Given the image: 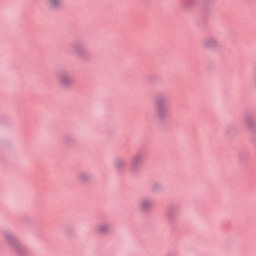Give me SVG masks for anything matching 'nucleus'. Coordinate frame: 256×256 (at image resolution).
I'll list each match as a JSON object with an SVG mask.
<instances>
[{
  "label": "nucleus",
  "instance_id": "nucleus-1",
  "mask_svg": "<svg viewBox=\"0 0 256 256\" xmlns=\"http://www.w3.org/2000/svg\"><path fill=\"white\" fill-rule=\"evenodd\" d=\"M4 239L6 244L8 245L9 249L18 256H25L27 255V247L19 241V238L12 232H6L4 234Z\"/></svg>",
  "mask_w": 256,
  "mask_h": 256
},
{
  "label": "nucleus",
  "instance_id": "nucleus-2",
  "mask_svg": "<svg viewBox=\"0 0 256 256\" xmlns=\"http://www.w3.org/2000/svg\"><path fill=\"white\" fill-rule=\"evenodd\" d=\"M156 109V117L159 121H165L169 117V107L164 101H159Z\"/></svg>",
  "mask_w": 256,
  "mask_h": 256
},
{
  "label": "nucleus",
  "instance_id": "nucleus-3",
  "mask_svg": "<svg viewBox=\"0 0 256 256\" xmlns=\"http://www.w3.org/2000/svg\"><path fill=\"white\" fill-rule=\"evenodd\" d=\"M153 209V200L151 199H142L139 203V210L141 213H149Z\"/></svg>",
  "mask_w": 256,
  "mask_h": 256
},
{
  "label": "nucleus",
  "instance_id": "nucleus-4",
  "mask_svg": "<svg viewBox=\"0 0 256 256\" xmlns=\"http://www.w3.org/2000/svg\"><path fill=\"white\" fill-rule=\"evenodd\" d=\"M141 163H143V156L135 155L132 158L130 170L132 173H137L139 171V167H141Z\"/></svg>",
  "mask_w": 256,
  "mask_h": 256
},
{
  "label": "nucleus",
  "instance_id": "nucleus-5",
  "mask_svg": "<svg viewBox=\"0 0 256 256\" xmlns=\"http://www.w3.org/2000/svg\"><path fill=\"white\" fill-rule=\"evenodd\" d=\"M58 83L60 87H63L64 89H68V87H71L73 81L71 79V76L64 74L59 77Z\"/></svg>",
  "mask_w": 256,
  "mask_h": 256
},
{
  "label": "nucleus",
  "instance_id": "nucleus-6",
  "mask_svg": "<svg viewBox=\"0 0 256 256\" xmlns=\"http://www.w3.org/2000/svg\"><path fill=\"white\" fill-rule=\"evenodd\" d=\"M114 168L116 171H125L127 169V161L123 158H117L114 161Z\"/></svg>",
  "mask_w": 256,
  "mask_h": 256
},
{
  "label": "nucleus",
  "instance_id": "nucleus-7",
  "mask_svg": "<svg viewBox=\"0 0 256 256\" xmlns=\"http://www.w3.org/2000/svg\"><path fill=\"white\" fill-rule=\"evenodd\" d=\"M48 7L53 11H57V9H61L63 7V0H48Z\"/></svg>",
  "mask_w": 256,
  "mask_h": 256
},
{
  "label": "nucleus",
  "instance_id": "nucleus-8",
  "mask_svg": "<svg viewBox=\"0 0 256 256\" xmlns=\"http://www.w3.org/2000/svg\"><path fill=\"white\" fill-rule=\"evenodd\" d=\"M219 45L217 38H207L204 40V46L206 49H215Z\"/></svg>",
  "mask_w": 256,
  "mask_h": 256
},
{
  "label": "nucleus",
  "instance_id": "nucleus-9",
  "mask_svg": "<svg viewBox=\"0 0 256 256\" xmlns=\"http://www.w3.org/2000/svg\"><path fill=\"white\" fill-rule=\"evenodd\" d=\"M97 231L98 233H102V234L109 233L111 231V226H109V224L99 225L97 227Z\"/></svg>",
  "mask_w": 256,
  "mask_h": 256
},
{
  "label": "nucleus",
  "instance_id": "nucleus-10",
  "mask_svg": "<svg viewBox=\"0 0 256 256\" xmlns=\"http://www.w3.org/2000/svg\"><path fill=\"white\" fill-rule=\"evenodd\" d=\"M80 183H87L91 179V176L85 172H82L78 175Z\"/></svg>",
  "mask_w": 256,
  "mask_h": 256
},
{
  "label": "nucleus",
  "instance_id": "nucleus-11",
  "mask_svg": "<svg viewBox=\"0 0 256 256\" xmlns=\"http://www.w3.org/2000/svg\"><path fill=\"white\" fill-rule=\"evenodd\" d=\"M75 51H76V53L79 55L80 52H79V50H78L77 48L75 49Z\"/></svg>",
  "mask_w": 256,
  "mask_h": 256
}]
</instances>
